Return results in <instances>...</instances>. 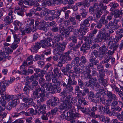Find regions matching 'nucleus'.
<instances>
[{
    "label": "nucleus",
    "mask_w": 123,
    "mask_h": 123,
    "mask_svg": "<svg viewBox=\"0 0 123 123\" xmlns=\"http://www.w3.org/2000/svg\"><path fill=\"white\" fill-rule=\"evenodd\" d=\"M30 80L31 81H27L25 82V86L23 90L24 93L28 95L29 93L30 90H33L35 87V90L33 93V95L37 98H40V100L42 102L45 101L46 99L45 94V89L43 87H41L38 85V82L36 80L30 79Z\"/></svg>",
    "instance_id": "obj_1"
},
{
    "label": "nucleus",
    "mask_w": 123,
    "mask_h": 123,
    "mask_svg": "<svg viewBox=\"0 0 123 123\" xmlns=\"http://www.w3.org/2000/svg\"><path fill=\"white\" fill-rule=\"evenodd\" d=\"M93 55L96 57H99L102 59L105 55L108 54V56L104 61V63H108L112 58L111 55L114 53L113 51L108 50V47L105 45L102 46L99 48V51L94 50L92 52Z\"/></svg>",
    "instance_id": "obj_2"
},
{
    "label": "nucleus",
    "mask_w": 123,
    "mask_h": 123,
    "mask_svg": "<svg viewBox=\"0 0 123 123\" xmlns=\"http://www.w3.org/2000/svg\"><path fill=\"white\" fill-rule=\"evenodd\" d=\"M107 8V6L104 5V4L101 1L100 3L99 4L95 3L92 7L89 8V11L91 14H92L94 12H96L101 16L103 14L102 11L105 10Z\"/></svg>",
    "instance_id": "obj_3"
},
{
    "label": "nucleus",
    "mask_w": 123,
    "mask_h": 123,
    "mask_svg": "<svg viewBox=\"0 0 123 123\" xmlns=\"http://www.w3.org/2000/svg\"><path fill=\"white\" fill-rule=\"evenodd\" d=\"M46 109L45 105H40L38 109H37L38 114L39 115L42 116L41 118L42 120H48V117L50 115V112H49L46 114Z\"/></svg>",
    "instance_id": "obj_4"
},
{
    "label": "nucleus",
    "mask_w": 123,
    "mask_h": 123,
    "mask_svg": "<svg viewBox=\"0 0 123 123\" xmlns=\"http://www.w3.org/2000/svg\"><path fill=\"white\" fill-rule=\"evenodd\" d=\"M63 100H61V101L63 102L64 105L68 106V108L71 109L73 107V104L77 102L78 99L76 97H73V96L69 95L67 96L64 97Z\"/></svg>",
    "instance_id": "obj_5"
},
{
    "label": "nucleus",
    "mask_w": 123,
    "mask_h": 123,
    "mask_svg": "<svg viewBox=\"0 0 123 123\" xmlns=\"http://www.w3.org/2000/svg\"><path fill=\"white\" fill-rule=\"evenodd\" d=\"M70 52L69 51H68L64 53L63 54L61 55V60L59 61L57 64V66L60 67H62L63 66V64H65L67 62V61H71L72 58L69 55Z\"/></svg>",
    "instance_id": "obj_6"
},
{
    "label": "nucleus",
    "mask_w": 123,
    "mask_h": 123,
    "mask_svg": "<svg viewBox=\"0 0 123 123\" xmlns=\"http://www.w3.org/2000/svg\"><path fill=\"white\" fill-rule=\"evenodd\" d=\"M109 107L108 105L105 106L104 107L101 104L98 105L97 104L95 105V106H93L91 109V111H96L98 109V111L99 112H104L108 114H109L110 112V111L109 109Z\"/></svg>",
    "instance_id": "obj_7"
},
{
    "label": "nucleus",
    "mask_w": 123,
    "mask_h": 123,
    "mask_svg": "<svg viewBox=\"0 0 123 123\" xmlns=\"http://www.w3.org/2000/svg\"><path fill=\"white\" fill-rule=\"evenodd\" d=\"M107 97L108 98L107 101L112 102L111 105L113 106H116L118 104V103L117 101L118 98L113 93L111 92L108 91L106 93Z\"/></svg>",
    "instance_id": "obj_8"
},
{
    "label": "nucleus",
    "mask_w": 123,
    "mask_h": 123,
    "mask_svg": "<svg viewBox=\"0 0 123 123\" xmlns=\"http://www.w3.org/2000/svg\"><path fill=\"white\" fill-rule=\"evenodd\" d=\"M35 3V0H19L18 4L21 7L27 8L28 6H32Z\"/></svg>",
    "instance_id": "obj_9"
},
{
    "label": "nucleus",
    "mask_w": 123,
    "mask_h": 123,
    "mask_svg": "<svg viewBox=\"0 0 123 123\" xmlns=\"http://www.w3.org/2000/svg\"><path fill=\"white\" fill-rule=\"evenodd\" d=\"M73 90V88L72 85H68L65 89H64L62 92H61L62 96L61 98V100H64V97L67 96L68 93H69L70 92H72Z\"/></svg>",
    "instance_id": "obj_10"
},
{
    "label": "nucleus",
    "mask_w": 123,
    "mask_h": 123,
    "mask_svg": "<svg viewBox=\"0 0 123 123\" xmlns=\"http://www.w3.org/2000/svg\"><path fill=\"white\" fill-rule=\"evenodd\" d=\"M71 111L67 112V119L68 121L72 120L74 117L78 116L79 114L78 113L75 114L74 112L75 111V109L74 107L70 109Z\"/></svg>",
    "instance_id": "obj_11"
},
{
    "label": "nucleus",
    "mask_w": 123,
    "mask_h": 123,
    "mask_svg": "<svg viewBox=\"0 0 123 123\" xmlns=\"http://www.w3.org/2000/svg\"><path fill=\"white\" fill-rule=\"evenodd\" d=\"M104 88H102V89H99V92L97 94L96 96H95L94 95L93 96L89 98V99L91 101L94 102V103L96 105L98 101H96V99L99 98V97L100 95H101L102 93L104 92Z\"/></svg>",
    "instance_id": "obj_12"
},
{
    "label": "nucleus",
    "mask_w": 123,
    "mask_h": 123,
    "mask_svg": "<svg viewBox=\"0 0 123 123\" xmlns=\"http://www.w3.org/2000/svg\"><path fill=\"white\" fill-rule=\"evenodd\" d=\"M35 24L38 29L39 30H41L44 32L48 31V28L45 26V25L44 23L37 21L35 22Z\"/></svg>",
    "instance_id": "obj_13"
},
{
    "label": "nucleus",
    "mask_w": 123,
    "mask_h": 123,
    "mask_svg": "<svg viewBox=\"0 0 123 123\" xmlns=\"http://www.w3.org/2000/svg\"><path fill=\"white\" fill-rule=\"evenodd\" d=\"M59 103V99L58 98L54 97L52 99L49 100L47 102L48 106L54 107L56 106Z\"/></svg>",
    "instance_id": "obj_14"
},
{
    "label": "nucleus",
    "mask_w": 123,
    "mask_h": 123,
    "mask_svg": "<svg viewBox=\"0 0 123 123\" xmlns=\"http://www.w3.org/2000/svg\"><path fill=\"white\" fill-rule=\"evenodd\" d=\"M56 47V48H55V49L54 50V53L55 55H61L63 53L65 49L64 47L58 46V44Z\"/></svg>",
    "instance_id": "obj_15"
},
{
    "label": "nucleus",
    "mask_w": 123,
    "mask_h": 123,
    "mask_svg": "<svg viewBox=\"0 0 123 123\" xmlns=\"http://www.w3.org/2000/svg\"><path fill=\"white\" fill-rule=\"evenodd\" d=\"M94 14L93 16H90L87 18V19H88L89 22L90 20V21H94L96 22H97L101 17V16L96 12H94Z\"/></svg>",
    "instance_id": "obj_16"
},
{
    "label": "nucleus",
    "mask_w": 123,
    "mask_h": 123,
    "mask_svg": "<svg viewBox=\"0 0 123 123\" xmlns=\"http://www.w3.org/2000/svg\"><path fill=\"white\" fill-rule=\"evenodd\" d=\"M55 4L58 5L59 4L58 0H47L46 2H43L42 3V6H45L47 5L49 6L52 5L53 6Z\"/></svg>",
    "instance_id": "obj_17"
},
{
    "label": "nucleus",
    "mask_w": 123,
    "mask_h": 123,
    "mask_svg": "<svg viewBox=\"0 0 123 123\" xmlns=\"http://www.w3.org/2000/svg\"><path fill=\"white\" fill-rule=\"evenodd\" d=\"M91 71H85L84 72V74L86 77L88 79H90L92 82L93 83L94 81H97V79L96 77H92V75L90 74Z\"/></svg>",
    "instance_id": "obj_18"
},
{
    "label": "nucleus",
    "mask_w": 123,
    "mask_h": 123,
    "mask_svg": "<svg viewBox=\"0 0 123 123\" xmlns=\"http://www.w3.org/2000/svg\"><path fill=\"white\" fill-rule=\"evenodd\" d=\"M94 39L95 42L99 43L101 42L103 39H104V40H106L107 39V38L106 39L105 34L100 33L97 35L96 37Z\"/></svg>",
    "instance_id": "obj_19"
},
{
    "label": "nucleus",
    "mask_w": 123,
    "mask_h": 123,
    "mask_svg": "<svg viewBox=\"0 0 123 123\" xmlns=\"http://www.w3.org/2000/svg\"><path fill=\"white\" fill-rule=\"evenodd\" d=\"M41 47V44L40 42H37L35 43V44L32 46L30 50L32 52L37 53V50Z\"/></svg>",
    "instance_id": "obj_20"
},
{
    "label": "nucleus",
    "mask_w": 123,
    "mask_h": 123,
    "mask_svg": "<svg viewBox=\"0 0 123 123\" xmlns=\"http://www.w3.org/2000/svg\"><path fill=\"white\" fill-rule=\"evenodd\" d=\"M46 41H47L48 44L50 46H52L53 48H55L57 45V43L52 41V39L50 37L48 38Z\"/></svg>",
    "instance_id": "obj_21"
},
{
    "label": "nucleus",
    "mask_w": 123,
    "mask_h": 123,
    "mask_svg": "<svg viewBox=\"0 0 123 123\" xmlns=\"http://www.w3.org/2000/svg\"><path fill=\"white\" fill-rule=\"evenodd\" d=\"M90 46L87 43H84L80 48V50L84 53L86 52L87 50H89L90 48Z\"/></svg>",
    "instance_id": "obj_22"
},
{
    "label": "nucleus",
    "mask_w": 123,
    "mask_h": 123,
    "mask_svg": "<svg viewBox=\"0 0 123 123\" xmlns=\"http://www.w3.org/2000/svg\"><path fill=\"white\" fill-rule=\"evenodd\" d=\"M13 18V17L12 16H6L4 20L5 24L7 25L10 24L12 22V20Z\"/></svg>",
    "instance_id": "obj_23"
},
{
    "label": "nucleus",
    "mask_w": 123,
    "mask_h": 123,
    "mask_svg": "<svg viewBox=\"0 0 123 123\" xmlns=\"http://www.w3.org/2000/svg\"><path fill=\"white\" fill-rule=\"evenodd\" d=\"M45 87L46 90L49 91L53 93L55 89L54 86L52 85V84L48 83L46 85Z\"/></svg>",
    "instance_id": "obj_24"
},
{
    "label": "nucleus",
    "mask_w": 123,
    "mask_h": 123,
    "mask_svg": "<svg viewBox=\"0 0 123 123\" xmlns=\"http://www.w3.org/2000/svg\"><path fill=\"white\" fill-rule=\"evenodd\" d=\"M18 99H13L10 101L8 103L9 105L13 107L16 106L18 103L19 102Z\"/></svg>",
    "instance_id": "obj_25"
},
{
    "label": "nucleus",
    "mask_w": 123,
    "mask_h": 123,
    "mask_svg": "<svg viewBox=\"0 0 123 123\" xmlns=\"http://www.w3.org/2000/svg\"><path fill=\"white\" fill-rule=\"evenodd\" d=\"M80 66L81 67H84V65L87 62V60L86 57L84 56H82L80 57Z\"/></svg>",
    "instance_id": "obj_26"
},
{
    "label": "nucleus",
    "mask_w": 123,
    "mask_h": 123,
    "mask_svg": "<svg viewBox=\"0 0 123 123\" xmlns=\"http://www.w3.org/2000/svg\"><path fill=\"white\" fill-rule=\"evenodd\" d=\"M78 103L79 104L84 105H88V102L85 100V98L82 97L78 99Z\"/></svg>",
    "instance_id": "obj_27"
},
{
    "label": "nucleus",
    "mask_w": 123,
    "mask_h": 123,
    "mask_svg": "<svg viewBox=\"0 0 123 123\" xmlns=\"http://www.w3.org/2000/svg\"><path fill=\"white\" fill-rule=\"evenodd\" d=\"M24 102L26 103L30 104L32 103L33 101V99L28 97L25 96L22 99Z\"/></svg>",
    "instance_id": "obj_28"
},
{
    "label": "nucleus",
    "mask_w": 123,
    "mask_h": 123,
    "mask_svg": "<svg viewBox=\"0 0 123 123\" xmlns=\"http://www.w3.org/2000/svg\"><path fill=\"white\" fill-rule=\"evenodd\" d=\"M123 14L122 10L121 9H117L115 11L114 17L115 18H118L122 16Z\"/></svg>",
    "instance_id": "obj_29"
},
{
    "label": "nucleus",
    "mask_w": 123,
    "mask_h": 123,
    "mask_svg": "<svg viewBox=\"0 0 123 123\" xmlns=\"http://www.w3.org/2000/svg\"><path fill=\"white\" fill-rule=\"evenodd\" d=\"M68 21L69 23H71L72 25H76L77 24V22L75 17L72 16H70Z\"/></svg>",
    "instance_id": "obj_30"
},
{
    "label": "nucleus",
    "mask_w": 123,
    "mask_h": 123,
    "mask_svg": "<svg viewBox=\"0 0 123 123\" xmlns=\"http://www.w3.org/2000/svg\"><path fill=\"white\" fill-rule=\"evenodd\" d=\"M40 43L41 47L43 48L46 49L47 47L50 46L47 41L45 40H42L40 42Z\"/></svg>",
    "instance_id": "obj_31"
},
{
    "label": "nucleus",
    "mask_w": 123,
    "mask_h": 123,
    "mask_svg": "<svg viewBox=\"0 0 123 123\" xmlns=\"http://www.w3.org/2000/svg\"><path fill=\"white\" fill-rule=\"evenodd\" d=\"M69 78L68 79V85H76L77 84V82L76 81L74 80H72L71 77H70V75L69 74L68 76Z\"/></svg>",
    "instance_id": "obj_32"
},
{
    "label": "nucleus",
    "mask_w": 123,
    "mask_h": 123,
    "mask_svg": "<svg viewBox=\"0 0 123 123\" xmlns=\"http://www.w3.org/2000/svg\"><path fill=\"white\" fill-rule=\"evenodd\" d=\"M80 29L81 31L80 33L82 34L83 35H85V34L87 32L88 27L80 25Z\"/></svg>",
    "instance_id": "obj_33"
},
{
    "label": "nucleus",
    "mask_w": 123,
    "mask_h": 123,
    "mask_svg": "<svg viewBox=\"0 0 123 123\" xmlns=\"http://www.w3.org/2000/svg\"><path fill=\"white\" fill-rule=\"evenodd\" d=\"M20 109H17L16 110L17 112H14L12 113V116L13 117H15L18 116L20 115H22L23 113L22 112H20Z\"/></svg>",
    "instance_id": "obj_34"
},
{
    "label": "nucleus",
    "mask_w": 123,
    "mask_h": 123,
    "mask_svg": "<svg viewBox=\"0 0 123 123\" xmlns=\"http://www.w3.org/2000/svg\"><path fill=\"white\" fill-rule=\"evenodd\" d=\"M39 83L41 86V87H44V88L45 89L44 86L46 85L47 84L45 79L42 78H40L39 80Z\"/></svg>",
    "instance_id": "obj_35"
},
{
    "label": "nucleus",
    "mask_w": 123,
    "mask_h": 123,
    "mask_svg": "<svg viewBox=\"0 0 123 123\" xmlns=\"http://www.w3.org/2000/svg\"><path fill=\"white\" fill-rule=\"evenodd\" d=\"M20 36L21 35L20 34L15 35L13 37L14 39V42H15L16 43H19L20 39Z\"/></svg>",
    "instance_id": "obj_36"
},
{
    "label": "nucleus",
    "mask_w": 123,
    "mask_h": 123,
    "mask_svg": "<svg viewBox=\"0 0 123 123\" xmlns=\"http://www.w3.org/2000/svg\"><path fill=\"white\" fill-rule=\"evenodd\" d=\"M88 19H84L80 24V25L86 26L89 27L90 25V24Z\"/></svg>",
    "instance_id": "obj_37"
},
{
    "label": "nucleus",
    "mask_w": 123,
    "mask_h": 123,
    "mask_svg": "<svg viewBox=\"0 0 123 123\" xmlns=\"http://www.w3.org/2000/svg\"><path fill=\"white\" fill-rule=\"evenodd\" d=\"M8 100L6 99L3 98L0 99V104L2 106L5 108V106L6 104L8 103Z\"/></svg>",
    "instance_id": "obj_38"
},
{
    "label": "nucleus",
    "mask_w": 123,
    "mask_h": 123,
    "mask_svg": "<svg viewBox=\"0 0 123 123\" xmlns=\"http://www.w3.org/2000/svg\"><path fill=\"white\" fill-rule=\"evenodd\" d=\"M105 15H103L102 17L100 19V21L102 24L104 25H105L107 24L108 23V21L107 19H105Z\"/></svg>",
    "instance_id": "obj_39"
},
{
    "label": "nucleus",
    "mask_w": 123,
    "mask_h": 123,
    "mask_svg": "<svg viewBox=\"0 0 123 123\" xmlns=\"http://www.w3.org/2000/svg\"><path fill=\"white\" fill-rule=\"evenodd\" d=\"M116 33L117 36L122 38L123 37V28L118 30L117 31Z\"/></svg>",
    "instance_id": "obj_40"
},
{
    "label": "nucleus",
    "mask_w": 123,
    "mask_h": 123,
    "mask_svg": "<svg viewBox=\"0 0 123 123\" xmlns=\"http://www.w3.org/2000/svg\"><path fill=\"white\" fill-rule=\"evenodd\" d=\"M100 95L99 96V98L96 99V101H100L101 102L102 104H103L105 105L106 103V102L107 100H106V99L104 98H102Z\"/></svg>",
    "instance_id": "obj_41"
},
{
    "label": "nucleus",
    "mask_w": 123,
    "mask_h": 123,
    "mask_svg": "<svg viewBox=\"0 0 123 123\" xmlns=\"http://www.w3.org/2000/svg\"><path fill=\"white\" fill-rule=\"evenodd\" d=\"M117 117L118 119L120 121L123 122V111L122 112L121 114L119 113H117Z\"/></svg>",
    "instance_id": "obj_42"
},
{
    "label": "nucleus",
    "mask_w": 123,
    "mask_h": 123,
    "mask_svg": "<svg viewBox=\"0 0 123 123\" xmlns=\"http://www.w3.org/2000/svg\"><path fill=\"white\" fill-rule=\"evenodd\" d=\"M110 5L111 7L110 10H113V9L117 8L118 6V4L114 2H111L110 4Z\"/></svg>",
    "instance_id": "obj_43"
},
{
    "label": "nucleus",
    "mask_w": 123,
    "mask_h": 123,
    "mask_svg": "<svg viewBox=\"0 0 123 123\" xmlns=\"http://www.w3.org/2000/svg\"><path fill=\"white\" fill-rule=\"evenodd\" d=\"M88 13L87 10L86 9H84L82 12L80 14V15L82 17V18H84L86 16Z\"/></svg>",
    "instance_id": "obj_44"
},
{
    "label": "nucleus",
    "mask_w": 123,
    "mask_h": 123,
    "mask_svg": "<svg viewBox=\"0 0 123 123\" xmlns=\"http://www.w3.org/2000/svg\"><path fill=\"white\" fill-rule=\"evenodd\" d=\"M62 11L61 10H57V14H55L53 15L54 19H58L60 18L59 16L61 14Z\"/></svg>",
    "instance_id": "obj_45"
},
{
    "label": "nucleus",
    "mask_w": 123,
    "mask_h": 123,
    "mask_svg": "<svg viewBox=\"0 0 123 123\" xmlns=\"http://www.w3.org/2000/svg\"><path fill=\"white\" fill-rule=\"evenodd\" d=\"M97 68L99 72H102L104 70V67L101 62H100L99 64L97 65Z\"/></svg>",
    "instance_id": "obj_46"
},
{
    "label": "nucleus",
    "mask_w": 123,
    "mask_h": 123,
    "mask_svg": "<svg viewBox=\"0 0 123 123\" xmlns=\"http://www.w3.org/2000/svg\"><path fill=\"white\" fill-rule=\"evenodd\" d=\"M76 93H77V95L78 99L81 98L83 97V96H85V93L84 92H82L81 91L76 92Z\"/></svg>",
    "instance_id": "obj_47"
},
{
    "label": "nucleus",
    "mask_w": 123,
    "mask_h": 123,
    "mask_svg": "<svg viewBox=\"0 0 123 123\" xmlns=\"http://www.w3.org/2000/svg\"><path fill=\"white\" fill-rule=\"evenodd\" d=\"M61 37V35L60 34H58L57 35L54 36L53 38V41H54L55 42L57 43L59 42L60 40V37Z\"/></svg>",
    "instance_id": "obj_48"
},
{
    "label": "nucleus",
    "mask_w": 123,
    "mask_h": 123,
    "mask_svg": "<svg viewBox=\"0 0 123 123\" xmlns=\"http://www.w3.org/2000/svg\"><path fill=\"white\" fill-rule=\"evenodd\" d=\"M29 112L30 115H35L37 114V113L38 114V111L37 110H34L32 108H30Z\"/></svg>",
    "instance_id": "obj_49"
},
{
    "label": "nucleus",
    "mask_w": 123,
    "mask_h": 123,
    "mask_svg": "<svg viewBox=\"0 0 123 123\" xmlns=\"http://www.w3.org/2000/svg\"><path fill=\"white\" fill-rule=\"evenodd\" d=\"M24 9L23 8L21 7V9L16 12L17 14L19 16H24Z\"/></svg>",
    "instance_id": "obj_50"
},
{
    "label": "nucleus",
    "mask_w": 123,
    "mask_h": 123,
    "mask_svg": "<svg viewBox=\"0 0 123 123\" xmlns=\"http://www.w3.org/2000/svg\"><path fill=\"white\" fill-rule=\"evenodd\" d=\"M111 112H110V113L111 116H115L116 115H117V113L116 112V111H117L116 108L114 107L113 108H112L111 109Z\"/></svg>",
    "instance_id": "obj_51"
},
{
    "label": "nucleus",
    "mask_w": 123,
    "mask_h": 123,
    "mask_svg": "<svg viewBox=\"0 0 123 123\" xmlns=\"http://www.w3.org/2000/svg\"><path fill=\"white\" fill-rule=\"evenodd\" d=\"M118 45L115 43H112L110 47H109V49H113L114 52V50H116L118 47Z\"/></svg>",
    "instance_id": "obj_52"
},
{
    "label": "nucleus",
    "mask_w": 123,
    "mask_h": 123,
    "mask_svg": "<svg viewBox=\"0 0 123 123\" xmlns=\"http://www.w3.org/2000/svg\"><path fill=\"white\" fill-rule=\"evenodd\" d=\"M74 72L76 74L80 73V68L78 65H76L73 68Z\"/></svg>",
    "instance_id": "obj_53"
},
{
    "label": "nucleus",
    "mask_w": 123,
    "mask_h": 123,
    "mask_svg": "<svg viewBox=\"0 0 123 123\" xmlns=\"http://www.w3.org/2000/svg\"><path fill=\"white\" fill-rule=\"evenodd\" d=\"M34 10L33 9H32L30 10V12L28 13L26 12L25 15L26 16L28 17H31L33 13H35L34 12Z\"/></svg>",
    "instance_id": "obj_54"
},
{
    "label": "nucleus",
    "mask_w": 123,
    "mask_h": 123,
    "mask_svg": "<svg viewBox=\"0 0 123 123\" xmlns=\"http://www.w3.org/2000/svg\"><path fill=\"white\" fill-rule=\"evenodd\" d=\"M39 78V76L38 74L35 73L34 74V75L31 76L30 79L32 80H36L38 79Z\"/></svg>",
    "instance_id": "obj_55"
},
{
    "label": "nucleus",
    "mask_w": 123,
    "mask_h": 123,
    "mask_svg": "<svg viewBox=\"0 0 123 123\" xmlns=\"http://www.w3.org/2000/svg\"><path fill=\"white\" fill-rule=\"evenodd\" d=\"M86 86L88 87L90 86L91 87H93L92 85L93 83L92 82V80L90 79H89V81H88L86 82Z\"/></svg>",
    "instance_id": "obj_56"
},
{
    "label": "nucleus",
    "mask_w": 123,
    "mask_h": 123,
    "mask_svg": "<svg viewBox=\"0 0 123 123\" xmlns=\"http://www.w3.org/2000/svg\"><path fill=\"white\" fill-rule=\"evenodd\" d=\"M51 30L54 32H57L60 31V29L58 27L54 25L52 28Z\"/></svg>",
    "instance_id": "obj_57"
},
{
    "label": "nucleus",
    "mask_w": 123,
    "mask_h": 123,
    "mask_svg": "<svg viewBox=\"0 0 123 123\" xmlns=\"http://www.w3.org/2000/svg\"><path fill=\"white\" fill-rule=\"evenodd\" d=\"M63 104V105H61L59 107V109L61 111H65L66 110V108L67 107L68 108V106L66 105H64L63 102H62Z\"/></svg>",
    "instance_id": "obj_58"
},
{
    "label": "nucleus",
    "mask_w": 123,
    "mask_h": 123,
    "mask_svg": "<svg viewBox=\"0 0 123 123\" xmlns=\"http://www.w3.org/2000/svg\"><path fill=\"white\" fill-rule=\"evenodd\" d=\"M70 38L72 40L73 42L76 43L77 40V38L76 36H73L72 37H70Z\"/></svg>",
    "instance_id": "obj_59"
},
{
    "label": "nucleus",
    "mask_w": 123,
    "mask_h": 123,
    "mask_svg": "<svg viewBox=\"0 0 123 123\" xmlns=\"http://www.w3.org/2000/svg\"><path fill=\"white\" fill-rule=\"evenodd\" d=\"M45 12L47 13L48 15L50 14L53 15L55 14V11L54 10H49L45 11Z\"/></svg>",
    "instance_id": "obj_60"
},
{
    "label": "nucleus",
    "mask_w": 123,
    "mask_h": 123,
    "mask_svg": "<svg viewBox=\"0 0 123 123\" xmlns=\"http://www.w3.org/2000/svg\"><path fill=\"white\" fill-rule=\"evenodd\" d=\"M100 47L99 45L98 44H95L92 45L91 46V49H99V48L101 47Z\"/></svg>",
    "instance_id": "obj_61"
},
{
    "label": "nucleus",
    "mask_w": 123,
    "mask_h": 123,
    "mask_svg": "<svg viewBox=\"0 0 123 123\" xmlns=\"http://www.w3.org/2000/svg\"><path fill=\"white\" fill-rule=\"evenodd\" d=\"M98 74V73L97 71V69L95 68H94L92 69L91 72V75L95 76Z\"/></svg>",
    "instance_id": "obj_62"
},
{
    "label": "nucleus",
    "mask_w": 123,
    "mask_h": 123,
    "mask_svg": "<svg viewBox=\"0 0 123 123\" xmlns=\"http://www.w3.org/2000/svg\"><path fill=\"white\" fill-rule=\"evenodd\" d=\"M99 77L100 78H99L98 80H99V81H102L104 80L103 78L105 76V74L104 73H101L100 72H99Z\"/></svg>",
    "instance_id": "obj_63"
},
{
    "label": "nucleus",
    "mask_w": 123,
    "mask_h": 123,
    "mask_svg": "<svg viewBox=\"0 0 123 123\" xmlns=\"http://www.w3.org/2000/svg\"><path fill=\"white\" fill-rule=\"evenodd\" d=\"M62 71L64 75L68 76L69 71L66 68L62 69Z\"/></svg>",
    "instance_id": "obj_64"
}]
</instances>
